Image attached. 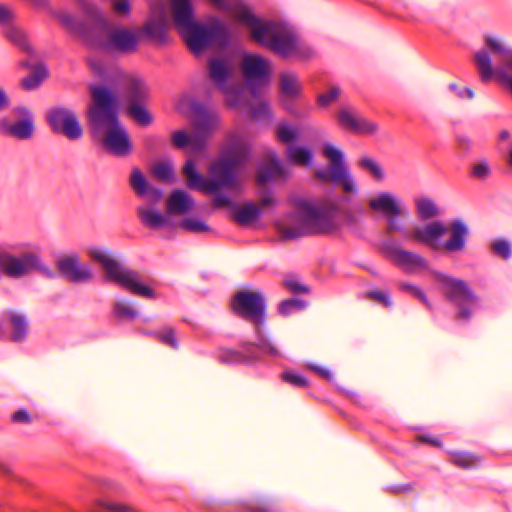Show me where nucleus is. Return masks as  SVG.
I'll return each instance as SVG.
<instances>
[{"label": "nucleus", "instance_id": "13d9d810", "mask_svg": "<svg viewBox=\"0 0 512 512\" xmlns=\"http://www.w3.org/2000/svg\"><path fill=\"white\" fill-rule=\"evenodd\" d=\"M366 297L369 300H372L374 302H377V303L383 305L384 307H390L392 305L389 294L386 292H383V291L375 290V291L368 292Z\"/></svg>", "mask_w": 512, "mask_h": 512}, {"label": "nucleus", "instance_id": "39448f33", "mask_svg": "<svg viewBox=\"0 0 512 512\" xmlns=\"http://www.w3.org/2000/svg\"><path fill=\"white\" fill-rule=\"evenodd\" d=\"M94 262L102 265L109 281L117 284L128 293L145 299H154L155 292L140 282V275L129 269H122L119 263L104 251L94 249L90 251Z\"/></svg>", "mask_w": 512, "mask_h": 512}, {"label": "nucleus", "instance_id": "4c0bfd02", "mask_svg": "<svg viewBox=\"0 0 512 512\" xmlns=\"http://www.w3.org/2000/svg\"><path fill=\"white\" fill-rule=\"evenodd\" d=\"M416 210L419 218L422 220L434 218L439 214L436 204L429 198L416 200Z\"/></svg>", "mask_w": 512, "mask_h": 512}, {"label": "nucleus", "instance_id": "f704fd0d", "mask_svg": "<svg viewBox=\"0 0 512 512\" xmlns=\"http://www.w3.org/2000/svg\"><path fill=\"white\" fill-rule=\"evenodd\" d=\"M286 154L287 158L296 165L308 167L312 164L313 154L308 148L289 146Z\"/></svg>", "mask_w": 512, "mask_h": 512}, {"label": "nucleus", "instance_id": "338daca9", "mask_svg": "<svg viewBox=\"0 0 512 512\" xmlns=\"http://www.w3.org/2000/svg\"><path fill=\"white\" fill-rule=\"evenodd\" d=\"M145 196H148L149 201L152 204H155L162 199L163 194H162L161 190L154 188V187H149L148 192L146 193Z\"/></svg>", "mask_w": 512, "mask_h": 512}, {"label": "nucleus", "instance_id": "69168bd1", "mask_svg": "<svg viewBox=\"0 0 512 512\" xmlns=\"http://www.w3.org/2000/svg\"><path fill=\"white\" fill-rule=\"evenodd\" d=\"M469 304L456 305L459 308V312L456 315L457 321L468 322L471 318L472 311L468 308Z\"/></svg>", "mask_w": 512, "mask_h": 512}, {"label": "nucleus", "instance_id": "49530a36", "mask_svg": "<svg viewBox=\"0 0 512 512\" xmlns=\"http://www.w3.org/2000/svg\"><path fill=\"white\" fill-rule=\"evenodd\" d=\"M492 252L503 260H508L512 254L511 243L507 240H497L491 245Z\"/></svg>", "mask_w": 512, "mask_h": 512}, {"label": "nucleus", "instance_id": "0eeeda50", "mask_svg": "<svg viewBox=\"0 0 512 512\" xmlns=\"http://www.w3.org/2000/svg\"><path fill=\"white\" fill-rule=\"evenodd\" d=\"M485 45L490 52L501 56L502 65L493 69L489 53L485 50L478 51L474 58L481 80L488 82L493 76H497L507 84L512 93V50L491 36L485 37Z\"/></svg>", "mask_w": 512, "mask_h": 512}, {"label": "nucleus", "instance_id": "2f4dec72", "mask_svg": "<svg viewBox=\"0 0 512 512\" xmlns=\"http://www.w3.org/2000/svg\"><path fill=\"white\" fill-rule=\"evenodd\" d=\"M142 33L151 40L161 41L165 37L166 19L161 15L157 20H150L142 27Z\"/></svg>", "mask_w": 512, "mask_h": 512}, {"label": "nucleus", "instance_id": "bf43d9fd", "mask_svg": "<svg viewBox=\"0 0 512 512\" xmlns=\"http://www.w3.org/2000/svg\"><path fill=\"white\" fill-rule=\"evenodd\" d=\"M284 286L294 294H306L309 292L308 287L302 285L295 278H288L284 281Z\"/></svg>", "mask_w": 512, "mask_h": 512}, {"label": "nucleus", "instance_id": "a878e982", "mask_svg": "<svg viewBox=\"0 0 512 512\" xmlns=\"http://www.w3.org/2000/svg\"><path fill=\"white\" fill-rule=\"evenodd\" d=\"M467 235L468 228L462 221L452 222L450 225V238L445 243L444 249L448 252L462 251L465 247Z\"/></svg>", "mask_w": 512, "mask_h": 512}, {"label": "nucleus", "instance_id": "393cba45", "mask_svg": "<svg viewBox=\"0 0 512 512\" xmlns=\"http://www.w3.org/2000/svg\"><path fill=\"white\" fill-rule=\"evenodd\" d=\"M193 207L192 197L182 190L172 192L167 200V213L170 215H185L192 211Z\"/></svg>", "mask_w": 512, "mask_h": 512}, {"label": "nucleus", "instance_id": "8fccbe9b", "mask_svg": "<svg viewBox=\"0 0 512 512\" xmlns=\"http://www.w3.org/2000/svg\"><path fill=\"white\" fill-rule=\"evenodd\" d=\"M277 137L283 143H292L297 139L298 131L289 125L282 124L278 127Z\"/></svg>", "mask_w": 512, "mask_h": 512}, {"label": "nucleus", "instance_id": "6ab92c4d", "mask_svg": "<svg viewBox=\"0 0 512 512\" xmlns=\"http://www.w3.org/2000/svg\"><path fill=\"white\" fill-rule=\"evenodd\" d=\"M338 122L343 129L355 134L372 135L378 130L375 123L355 115L346 108L339 111Z\"/></svg>", "mask_w": 512, "mask_h": 512}, {"label": "nucleus", "instance_id": "774afa93", "mask_svg": "<svg viewBox=\"0 0 512 512\" xmlns=\"http://www.w3.org/2000/svg\"><path fill=\"white\" fill-rule=\"evenodd\" d=\"M10 106V98L3 88L0 87V112L7 110Z\"/></svg>", "mask_w": 512, "mask_h": 512}, {"label": "nucleus", "instance_id": "b1692460", "mask_svg": "<svg viewBox=\"0 0 512 512\" xmlns=\"http://www.w3.org/2000/svg\"><path fill=\"white\" fill-rule=\"evenodd\" d=\"M171 10L173 23L180 34L196 22L190 0H172Z\"/></svg>", "mask_w": 512, "mask_h": 512}, {"label": "nucleus", "instance_id": "58836bf2", "mask_svg": "<svg viewBox=\"0 0 512 512\" xmlns=\"http://www.w3.org/2000/svg\"><path fill=\"white\" fill-rule=\"evenodd\" d=\"M6 27L7 28L5 30V37L13 44L19 46L20 48L28 50L29 46L24 31L13 24L8 25Z\"/></svg>", "mask_w": 512, "mask_h": 512}, {"label": "nucleus", "instance_id": "c756f323", "mask_svg": "<svg viewBox=\"0 0 512 512\" xmlns=\"http://www.w3.org/2000/svg\"><path fill=\"white\" fill-rule=\"evenodd\" d=\"M260 214V207L250 203L238 208L233 214V219L240 225H248L256 221Z\"/></svg>", "mask_w": 512, "mask_h": 512}, {"label": "nucleus", "instance_id": "de8ad7c7", "mask_svg": "<svg viewBox=\"0 0 512 512\" xmlns=\"http://www.w3.org/2000/svg\"><path fill=\"white\" fill-rule=\"evenodd\" d=\"M241 89L239 84L232 83L225 90H220L226 96V102L229 107H236L238 105Z\"/></svg>", "mask_w": 512, "mask_h": 512}, {"label": "nucleus", "instance_id": "9d476101", "mask_svg": "<svg viewBox=\"0 0 512 512\" xmlns=\"http://www.w3.org/2000/svg\"><path fill=\"white\" fill-rule=\"evenodd\" d=\"M322 153L329 160V167L315 171V177L325 183L341 185L346 193L356 194L358 190L345 165L342 151L332 144H325Z\"/></svg>", "mask_w": 512, "mask_h": 512}, {"label": "nucleus", "instance_id": "423d86ee", "mask_svg": "<svg viewBox=\"0 0 512 512\" xmlns=\"http://www.w3.org/2000/svg\"><path fill=\"white\" fill-rule=\"evenodd\" d=\"M221 120L217 113L212 111H199L192 122L193 133L176 131L172 134V143L178 149L189 147L192 153H199L206 149L208 140L220 127Z\"/></svg>", "mask_w": 512, "mask_h": 512}, {"label": "nucleus", "instance_id": "c9c22d12", "mask_svg": "<svg viewBox=\"0 0 512 512\" xmlns=\"http://www.w3.org/2000/svg\"><path fill=\"white\" fill-rule=\"evenodd\" d=\"M113 315L120 321H133L138 317V312L129 302L117 301L113 306Z\"/></svg>", "mask_w": 512, "mask_h": 512}, {"label": "nucleus", "instance_id": "3c124183", "mask_svg": "<svg viewBox=\"0 0 512 512\" xmlns=\"http://www.w3.org/2000/svg\"><path fill=\"white\" fill-rule=\"evenodd\" d=\"M281 379L294 387H308V381L303 376L292 371L283 372Z\"/></svg>", "mask_w": 512, "mask_h": 512}, {"label": "nucleus", "instance_id": "473e14b6", "mask_svg": "<svg viewBox=\"0 0 512 512\" xmlns=\"http://www.w3.org/2000/svg\"><path fill=\"white\" fill-rule=\"evenodd\" d=\"M148 96V89L143 80L130 77L128 80V97L130 104L141 103Z\"/></svg>", "mask_w": 512, "mask_h": 512}, {"label": "nucleus", "instance_id": "680f3d73", "mask_svg": "<svg viewBox=\"0 0 512 512\" xmlns=\"http://www.w3.org/2000/svg\"><path fill=\"white\" fill-rule=\"evenodd\" d=\"M472 174L480 180H485L490 174L489 166L486 163L476 164L472 168Z\"/></svg>", "mask_w": 512, "mask_h": 512}, {"label": "nucleus", "instance_id": "a211bd4d", "mask_svg": "<svg viewBox=\"0 0 512 512\" xmlns=\"http://www.w3.org/2000/svg\"><path fill=\"white\" fill-rule=\"evenodd\" d=\"M60 275L72 283H86L93 279V274L87 265L80 262L77 254L64 256L57 261Z\"/></svg>", "mask_w": 512, "mask_h": 512}, {"label": "nucleus", "instance_id": "4be33fe9", "mask_svg": "<svg viewBox=\"0 0 512 512\" xmlns=\"http://www.w3.org/2000/svg\"><path fill=\"white\" fill-rule=\"evenodd\" d=\"M241 69L247 82L266 79L269 73V63L259 55H245Z\"/></svg>", "mask_w": 512, "mask_h": 512}, {"label": "nucleus", "instance_id": "7c9ffc66", "mask_svg": "<svg viewBox=\"0 0 512 512\" xmlns=\"http://www.w3.org/2000/svg\"><path fill=\"white\" fill-rule=\"evenodd\" d=\"M257 343H246L243 347L246 352H251L253 347L258 348L261 352L277 357L280 355L278 349L265 337L261 330V326H255Z\"/></svg>", "mask_w": 512, "mask_h": 512}, {"label": "nucleus", "instance_id": "7ed1b4c3", "mask_svg": "<svg viewBox=\"0 0 512 512\" xmlns=\"http://www.w3.org/2000/svg\"><path fill=\"white\" fill-rule=\"evenodd\" d=\"M249 154V149L245 144H234L230 155L221 161L213 163L209 167L210 179L206 180L201 176L192 160H187L183 173L187 179V186L190 189L198 190L206 194L215 193L213 199L214 206L217 208L229 207L232 205L230 199L222 193L221 189H227L233 192H239L241 181L236 171L239 165L245 161Z\"/></svg>", "mask_w": 512, "mask_h": 512}, {"label": "nucleus", "instance_id": "20e7f679", "mask_svg": "<svg viewBox=\"0 0 512 512\" xmlns=\"http://www.w3.org/2000/svg\"><path fill=\"white\" fill-rule=\"evenodd\" d=\"M338 212L339 205L332 201L315 206L309 201L300 200L296 203L295 211L288 216L287 223L278 224L280 238L288 241L334 233L340 229L336 220Z\"/></svg>", "mask_w": 512, "mask_h": 512}, {"label": "nucleus", "instance_id": "4d7b16f0", "mask_svg": "<svg viewBox=\"0 0 512 512\" xmlns=\"http://www.w3.org/2000/svg\"><path fill=\"white\" fill-rule=\"evenodd\" d=\"M15 18V11L11 7L0 4V25H11L14 23Z\"/></svg>", "mask_w": 512, "mask_h": 512}, {"label": "nucleus", "instance_id": "a18cd8bd", "mask_svg": "<svg viewBox=\"0 0 512 512\" xmlns=\"http://www.w3.org/2000/svg\"><path fill=\"white\" fill-rule=\"evenodd\" d=\"M180 228L195 234H202L209 231L208 225L198 219H185L180 223Z\"/></svg>", "mask_w": 512, "mask_h": 512}, {"label": "nucleus", "instance_id": "f3484780", "mask_svg": "<svg viewBox=\"0 0 512 512\" xmlns=\"http://www.w3.org/2000/svg\"><path fill=\"white\" fill-rule=\"evenodd\" d=\"M236 18L249 29L253 41L268 48L270 40L278 29L274 23L262 21L248 10L239 11Z\"/></svg>", "mask_w": 512, "mask_h": 512}, {"label": "nucleus", "instance_id": "bb28decb", "mask_svg": "<svg viewBox=\"0 0 512 512\" xmlns=\"http://www.w3.org/2000/svg\"><path fill=\"white\" fill-rule=\"evenodd\" d=\"M285 176V171L280 161L274 156L269 155L267 163L259 168L257 181L260 185H265L270 181L281 179Z\"/></svg>", "mask_w": 512, "mask_h": 512}, {"label": "nucleus", "instance_id": "79ce46f5", "mask_svg": "<svg viewBox=\"0 0 512 512\" xmlns=\"http://www.w3.org/2000/svg\"><path fill=\"white\" fill-rule=\"evenodd\" d=\"M250 512H277L275 505L264 497H256L247 503Z\"/></svg>", "mask_w": 512, "mask_h": 512}, {"label": "nucleus", "instance_id": "052dcab7", "mask_svg": "<svg viewBox=\"0 0 512 512\" xmlns=\"http://www.w3.org/2000/svg\"><path fill=\"white\" fill-rule=\"evenodd\" d=\"M114 11L122 16H127L130 13L131 6L129 0H114L113 2Z\"/></svg>", "mask_w": 512, "mask_h": 512}, {"label": "nucleus", "instance_id": "c03bdc74", "mask_svg": "<svg viewBox=\"0 0 512 512\" xmlns=\"http://www.w3.org/2000/svg\"><path fill=\"white\" fill-rule=\"evenodd\" d=\"M152 173L160 181H173V167L170 163L160 162L155 164L152 168Z\"/></svg>", "mask_w": 512, "mask_h": 512}, {"label": "nucleus", "instance_id": "6e6d98bb", "mask_svg": "<svg viewBox=\"0 0 512 512\" xmlns=\"http://www.w3.org/2000/svg\"><path fill=\"white\" fill-rule=\"evenodd\" d=\"M304 308L305 303L303 301L292 299L283 301L279 306V312L284 316H288L291 313V311L301 310Z\"/></svg>", "mask_w": 512, "mask_h": 512}, {"label": "nucleus", "instance_id": "6e6552de", "mask_svg": "<svg viewBox=\"0 0 512 512\" xmlns=\"http://www.w3.org/2000/svg\"><path fill=\"white\" fill-rule=\"evenodd\" d=\"M32 273L53 279L54 272L46 266L40 256L34 252H23L19 255L0 250V278L5 276L10 279H22Z\"/></svg>", "mask_w": 512, "mask_h": 512}, {"label": "nucleus", "instance_id": "412c9836", "mask_svg": "<svg viewBox=\"0 0 512 512\" xmlns=\"http://www.w3.org/2000/svg\"><path fill=\"white\" fill-rule=\"evenodd\" d=\"M446 229L439 221H434L426 226H417L413 229L411 240L425 244L432 249L437 248L438 240L444 235Z\"/></svg>", "mask_w": 512, "mask_h": 512}, {"label": "nucleus", "instance_id": "e433bc0d", "mask_svg": "<svg viewBox=\"0 0 512 512\" xmlns=\"http://www.w3.org/2000/svg\"><path fill=\"white\" fill-rule=\"evenodd\" d=\"M128 113L142 127L150 126L153 122L152 115L141 103L130 104Z\"/></svg>", "mask_w": 512, "mask_h": 512}, {"label": "nucleus", "instance_id": "2eb2a0df", "mask_svg": "<svg viewBox=\"0 0 512 512\" xmlns=\"http://www.w3.org/2000/svg\"><path fill=\"white\" fill-rule=\"evenodd\" d=\"M381 252L395 265L408 273L426 270L428 262L421 255L399 247L393 237H387L381 244Z\"/></svg>", "mask_w": 512, "mask_h": 512}, {"label": "nucleus", "instance_id": "4468645a", "mask_svg": "<svg viewBox=\"0 0 512 512\" xmlns=\"http://www.w3.org/2000/svg\"><path fill=\"white\" fill-rule=\"evenodd\" d=\"M46 120L54 133L63 135L70 141L83 136V129L76 113L66 107H53L46 113Z\"/></svg>", "mask_w": 512, "mask_h": 512}, {"label": "nucleus", "instance_id": "cd10ccee", "mask_svg": "<svg viewBox=\"0 0 512 512\" xmlns=\"http://www.w3.org/2000/svg\"><path fill=\"white\" fill-rule=\"evenodd\" d=\"M280 93L281 97L287 101L297 99L302 90L298 77L293 73H282L280 75Z\"/></svg>", "mask_w": 512, "mask_h": 512}, {"label": "nucleus", "instance_id": "9b49d317", "mask_svg": "<svg viewBox=\"0 0 512 512\" xmlns=\"http://www.w3.org/2000/svg\"><path fill=\"white\" fill-rule=\"evenodd\" d=\"M11 117L0 118V135L17 141H28L35 133L34 114L26 106L19 105L12 109Z\"/></svg>", "mask_w": 512, "mask_h": 512}, {"label": "nucleus", "instance_id": "f03ea898", "mask_svg": "<svg viewBox=\"0 0 512 512\" xmlns=\"http://www.w3.org/2000/svg\"><path fill=\"white\" fill-rule=\"evenodd\" d=\"M92 103L88 108V122L94 141L109 154L127 157L133 149L126 128L117 113V97L105 86H91Z\"/></svg>", "mask_w": 512, "mask_h": 512}, {"label": "nucleus", "instance_id": "ea45409f", "mask_svg": "<svg viewBox=\"0 0 512 512\" xmlns=\"http://www.w3.org/2000/svg\"><path fill=\"white\" fill-rule=\"evenodd\" d=\"M359 166L364 171L370 173V175L376 180V181H382L384 179V172L381 168V166L372 158L370 157H362L359 160Z\"/></svg>", "mask_w": 512, "mask_h": 512}, {"label": "nucleus", "instance_id": "09e8293b", "mask_svg": "<svg viewBox=\"0 0 512 512\" xmlns=\"http://www.w3.org/2000/svg\"><path fill=\"white\" fill-rule=\"evenodd\" d=\"M341 94V90L337 86H332L327 93L320 94L317 97V104L321 107H328L335 102Z\"/></svg>", "mask_w": 512, "mask_h": 512}, {"label": "nucleus", "instance_id": "603ef678", "mask_svg": "<svg viewBox=\"0 0 512 512\" xmlns=\"http://www.w3.org/2000/svg\"><path fill=\"white\" fill-rule=\"evenodd\" d=\"M399 288L401 291L412 295L413 297L419 299L425 305L429 306V302L425 293L419 287L409 283H401L399 284Z\"/></svg>", "mask_w": 512, "mask_h": 512}, {"label": "nucleus", "instance_id": "0e129e2a", "mask_svg": "<svg viewBox=\"0 0 512 512\" xmlns=\"http://www.w3.org/2000/svg\"><path fill=\"white\" fill-rule=\"evenodd\" d=\"M12 421L20 424H30L31 417L26 410H18L12 415Z\"/></svg>", "mask_w": 512, "mask_h": 512}, {"label": "nucleus", "instance_id": "dca6fc26", "mask_svg": "<svg viewBox=\"0 0 512 512\" xmlns=\"http://www.w3.org/2000/svg\"><path fill=\"white\" fill-rule=\"evenodd\" d=\"M434 279L443 287L445 297L454 305L473 304L477 298L461 279L440 272H433Z\"/></svg>", "mask_w": 512, "mask_h": 512}, {"label": "nucleus", "instance_id": "72a5a7b5", "mask_svg": "<svg viewBox=\"0 0 512 512\" xmlns=\"http://www.w3.org/2000/svg\"><path fill=\"white\" fill-rule=\"evenodd\" d=\"M48 77L47 69L43 65L33 67L32 73L21 80V86L26 91L37 89Z\"/></svg>", "mask_w": 512, "mask_h": 512}, {"label": "nucleus", "instance_id": "f8f14e48", "mask_svg": "<svg viewBox=\"0 0 512 512\" xmlns=\"http://www.w3.org/2000/svg\"><path fill=\"white\" fill-rule=\"evenodd\" d=\"M231 308L238 317L250 322L254 327L264 324L266 304L260 292H237L232 298Z\"/></svg>", "mask_w": 512, "mask_h": 512}, {"label": "nucleus", "instance_id": "37998d69", "mask_svg": "<svg viewBox=\"0 0 512 512\" xmlns=\"http://www.w3.org/2000/svg\"><path fill=\"white\" fill-rule=\"evenodd\" d=\"M130 184L133 190L139 196H145L148 192V188L150 187L142 174V172L138 169H134L131 175Z\"/></svg>", "mask_w": 512, "mask_h": 512}, {"label": "nucleus", "instance_id": "c85d7f7f", "mask_svg": "<svg viewBox=\"0 0 512 512\" xmlns=\"http://www.w3.org/2000/svg\"><path fill=\"white\" fill-rule=\"evenodd\" d=\"M137 214L141 223L150 229H160L168 224L165 216L148 207H138Z\"/></svg>", "mask_w": 512, "mask_h": 512}, {"label": "nucleus", "instance_id": "a19ab883", "mask_svg": "<svg viewBox=\"0 0 512 512\" xmlns=\"http://www.w3.org/2000/svg\"><path fill=\"white\" fill-rule=\"evenodd\" d=\"M481 459L471 453H458L452 458V463L462 469H472L480 463Z\"/></svg>", "mask_w": 512, "mask_h": 512}, {"label": "nucleus", "instance_id": "e2e57ef3", "mask_svg": "<svg viewBox=\"0 0 512 512\" xmlns=\"http://www.w3.org/2000/svg\"><path fill=\"white\" fill-rule=\"evenodd\" d=\"M243 359L244 356L240 352L234 350L225 351L220 357V361L223 363L241 362Z\"/></svg>", "mask_w": 512, "mask_h": 512}, {"label": "nucleus", "instance_id": "ddd939ff", "mask_svg": "<svg viewBox=\"0 0 512 512\" xmlns=\"http://www.w3.org/2000/svg\"><path fill=\"white\" fill-rule=\"evenodd\" d=\"M369 207L381 212L386 217V233L391 235L403 231L401 217H407L408 211L400 205L398 199L390 193L382 192L377 197L369 200Z\"/></svg>", "mask_w": 512, "mask_h": 512}, {"label": "nucleus", "instance_id": "f257e3e1", "mask_svg": "<svg viewBox=\"0 0 512 512\" xmlns=\"http://www.w3.org/2000/svg\"><path fill=\"white\" fill-rule=\"evenodd\" d=\"M83 19L68 11L56 14L61 25L69 32L78 35L91 47L108 52L130 54L137 50L138 36L123 27H110L101 12L86 0H78Z\"/></svg>", "mask_w": 512, "mask_h": 512}, {"label": "nucleus", "instance_id": "aec40b11", "mask_svg": "<svg viewBox=\"0 0 512 512\" xmlns=\"http://www.w3.org/2000/svg\"><path fill=\"white\" fill-rule=\"evenodd\" d=\"M268 48L282 57H288L298 50V39L291 31L278 27Z\"/></svg>", "mask_w": 512, "mask_h": 512}, {"label": "nucleus", "instance_id": "5fc2aeb1", "mask_svg": "<svg viewBox=\"0 0 512 512\" xmlns=\"http://www.w3.org/2000/svg\"><path fill=\"white\" fill-rule=\"evenodd\" d=\"M155 336L161 343L171 347L172 349L178 348L175 332L172 328H167L162 333L155 334Z\"/></svg>", "mask_w": 512, "mask_h": 512}, {"label": "nucleus", "instance_id": "5701e85b", "mask_svg": "<svg viewBox=\"0 0 512 512\" xmlns=\"http://www.w3.org/2000/svg\"><path fill=\"white\" fill-rule=\"evenodd\" d=\"M232 66L223 58H211L208 63V75L210 80L219 90H225L230 82Z\"/></svg>", "mask_w": 512, "mask_h": 512}, {"label": "nucleus", "instance_id": "864d4df0", "mask_svg": "<svg viewBox=\"0 0 512 512\" xmlns=\"http://www.w3.org/2000/svg\"><path fill=\"white\" fill-rule=\"evenodd\" d=\"M97 505L111 512H133L134 509L125 503H114L107 500H98Z\"/></svg>", "mask_w": 512, "mask_h": 512}, {"label": "nucleus", "instance_id": "1a4fd4ad", "mask_svg": "<svg viewBox=\"0 0 512 512\" xmlns=\"http://www.w3.org/2000/svg\"><path fill=\"white\" fill-rule=\"evenodd\" d=\"M181 35L190 50L195 54L202 52L209 46L224 47L229 42V30L220 22H214L210 25H201L195 22Z\"/></svg>", "mask_w": 512, "mask_h": 512}]
</instances>
